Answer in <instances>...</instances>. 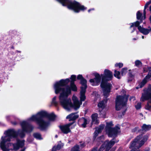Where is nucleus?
I'll return each mask as SVG.
<instances>
[{
	"instance_id": "nucleus-1",
	"label": "nucleus",
	"mask_w": 151,
	"mask_h": 151,
	"mask_svg": "<svg viewBox=\"0 0 151 151\" xmlns=\"http://www.w3.org/2000/svg\"><path fill=\"white\" fill-rule=\"evenodd\" d=\"M47 117L50 121L54 120L55 116L53 114H48L46 111H41L35 114L32 115L28 119L27 121H23L21 123L22 130H19L17 132L14 129H9L4 132L5 136H2L0 140V147L3 151H10L14 150H17L24 145V140H17V142L14 144L8 142L14 141L16 139L19 134L21 137L25 136V132H29L33 129V127L29 125L28 122L36 121L39 125V128L44 129L50 125V122L45 120L42 118Z\"/></svg>"
},
{
	"instance_id": "nucleus-2",
	"label": "nucleus",
	"mask_w": 151,
	"mask_h": 151,
	"mask_svg": "<svg viewBox=\"0 0 151 151\" xmlns=\"http://www.w3.org/2000/svg\"><path fill=\"white\" fill-rule=\"evenodd\" d=\"M70 81L69 78L62 79L56 82L54 85L55 93H60L59 97V103L65 109L68 111L70 110L72 108L75 110L79 109L82 104V101H84L86 99L85 95L86 90L82 88L80 92V101L76 96L73 95L72 98L73 102V104H72L71 99L68 98V95L71 93L70 89L68 88L65 90L61 87L68 83Z\"/></svg>"
},
{
	"instance_id": "nucleus-3",
	"label": "nucleus",
	"mask_w": 151,
	"mask_h": 151,
	"mask_svg": "<svg viewBox=\"0 0 151 151\" xmlns=\"http://www.w3.org/2000/svg\"><path fill=\"white\" fill-rule=\"evenodd\" d=\"M94 75L95 78L90 79L89 82L93 86L98 85L101 81V77L102 81L101 86L103 90L104 96L105 97H107L110 92L111 85L107 81L111 80L112 79L113 77L112 73L109 70L105 69L104 74H102L100 76L99 74L96 73Z\"/></svg>"
},
{
	"instance_id": "nucleus-4",
	"label": "nucleus",
	"mask_w": 151,
	"mask_h": 151,
	"mask_svg": "<svg viewBox=\"0 0 151 151\" xmlns=\"http://www.w3.org/2000/svg\"><path fill=\"white\" fill-rule=\"evenodd\" d=\"M63 6H67L69 9L73 10L75 12L78 13L81 11L86 10V8L79 3L70 0H57Z\"/></svg>"
},
{
	"instance_id": "nucleus-5",
	"label": "nucleus",
	"mask_w": 151,
	"mask_h": 151,
	"mask_svg": "<svg viewBox=\"0 0 151 151\" xmlns=\"http://www.w3.org/2000/svg\"><path fill=\"white\" fill-rule=\"evenodd\" d=\"M147 139V136L142 137V135H139L130 143L129 148L132 149V151H135V149H138L143 145Z\"/></svg>"
},
{
	"instance_id": "nucleus-6",
	"label": "nucleus",
	"mask_w": 151,
	"mask_h": 151,
	"mask_svg": "<svg viewBox=\"0 0 151 151\" xmlns=\"http://www.w3.org/2000/svg\"><path fill=\"white\" fill-rule=\"evenodd\" d=\"M113 124L112 122H106L105 128L106 131L109 137H114L117 134L120 132V128L118 127H116L114 128H112Z\"/></svg>"
},
{
	"instance_id": "nucleus-7",
	"label": "nucleus",
	"mask_w": 151,
	"mask_h": 151,
	"mask_svg": "<svg viewBox=\"0 0 151 151\" xmlns=\"http://www.w3.org/2000/svg\"><path fill=\"white\" fill-rule=\"evenodd\" d=\"M140 23L139 21H137L135 22L131 23L129 24L130 25V29L131 33L133 32L136 29V27H138L139 31L141 33L145 35H147L150 32L148 29H145L139 26Z\"/></svg>"
},
{
	"instance_id": "nucleus-8",
	"label": "nucleus",
	"mask_w": 151,
	"mask_h": 151,
	"mask_svg": "<svg viewBox=\"0 0 151 151\" xmlns=\"http://www.w3.org/2000/svg\"><path fill=\"white\" fill-rule=\"evenodd\" d=\"M127 96L124 95L122 96H118L116 101V109L119 110L122 107L125 106L127 100Z\"/></svg>"
},
{
	"instance_id": "nucleus-9",
	"label": "nucleus",
	"mask_w": 151,
	"mask_h": 151,
	"mask_svg": "<svg viewBox=\"0 0 151 151\" xmlns=\"http://www.w3.org/2000/svg\"><path fill=\"white\" fill-rule=\"evenodd\" d=\"M148 100L147 105L146 109H149L151 108V91L149 90L142 93L141 100L143 101L145 100Z\"/></svg>"
},
{
	"instance_id": "nucleus-10",
	"label": "nucleus",
	"mask_w": 151,
	"mask_h": 151,
	"mask_svg": "<svg viewBox=\"0 0 151 151\" xmlns=\"http://www.w3.org/2000/svg\"><path fill=\"white\" fill-rule=\"evenodd\" d=\"M106 102L107 101L104 100L100 101L98 104L99 114L101 115H105L106 111L107 110Z\"/></svg>"
},
{
	"instance_id": "nucleus-11",
	"label": "nucleus",
	"mask_w": 151,
	"mask_h": 151,
	"mask_svg": "<svg viewBox=\"0 0 151 151\" xmlns=\"http://www.w3.org/2000/svg\"><path fill=\"white\" fill-rule=\"evenodd\" d=\"M115 143V142L114 139H113L110 141L106 140L101 146L100 150L103 151L104 149H106V150L108 151L114 145Z\"/></svg>"
},
{
	"instance_id": "nucleus-12",
	"label": "nucleus",
	"mask_w": 151,
	"mask_h": 151,
	"mask_svg": "<svg viewBox=\"0 0 151 151\" xmlns=\"http://www.w3.org/2000/svg\"><path fill=\"white\" fill-rule=\"evenodd\" d=\"M148 74L139 84V86L140 88L142 87L148 81L151 80V68H148Z\"/></svg>"
},
{
	"instance_id": "nucleus-13",
	"label": "nucleus",
	"mask_w": 151,
	"mask_h": 151,
	"mask_svg": "<svg viewBox=\"0 0 151 151\" xmlns=\"http://www.w3.org/2000/svg\"><path fill=\"white\" fill-rule=\"evenodd\" d=\"M73 123H70L65 125L61 126L60 128L62 132L65 134H67L70 132V129H72L74 128V126H73L70 128V127L72 125Z\"/></svg>"
},
{
	"instance_id": "nucleus-14",
	"label": "nucleus",
	"mask_w": 151,
	"mask_h": 151,
	"mask_svg": "<svg viewBox=\"0 0 151 151\" xmlns=\"http://www.w3.org/2000/svg\"><path fill=\"white\" fill-rule=\"evenodd\" d=\"M87 123L88 121L87 119L84 118H82L80 119L78 122V124L79 125L83 127H86Z\"/></svg>"
},
{
	"instance_id": "nucleus-15",
	"label": "nucleus",
	"mask_w": 151,
	"mask_h": 151,
	"mask_svg": "<svg viewBox=\"0 0 151 151\" xmlns=\"http://www.w3.org/2000/svg\"><path fill=\"white\" fill-rule=\"evenodd\" d=\"M104 125L102 124L96 128V130L94 133V136L95 137H97L98 135V134L101 132L104 128Z\"/></svg>"
},
{
	"instance_id": "nucleus-16",
	"label": "nucleus",
	"mask_w": 151,
	"mask_h": 151,
	"mask_svg": "<svg viewBox=\"0 0 151 151\" xmlns=\"http://www.w3.org/2000/svg\"><path fill=\"white\" fill-rule=\"evenodd\" d=\"M79 117L78 115L75 113H72L66 117V119H69V121H74Z\"/></svg>"
},
{
	"instance_id": "nucleus-17",
	"label": "nucleus",
	"mask_w": 151,
	"mask_h": 151,
	"mask_svg": "<svg viewBox=\"0 0 151 151\" xmlns=\"http://www.w3.org/2000/svg\"><path fill=\"white\" fill-rule=\"evenodd\" d=\"M98 114H92L91 116L92 119V124H97L99 122L98 119Z\"/></svg>"
},
{
	"instance_id": "nucleus-18",
	"label": "nucleus",
	"mask_w": 151,
	"mask_h": 151,
	"mask_svg": "<svg viewBox=\"0 0 151 151\" xmlns=\"http://www.w3.org/2000/svg\"><path fill=\"white\" fill-rule=\"evenodd\" d=\"M68 83L66 84L65 85H63V86H62L61 87L63 88V89H67V88H69L70 89V90H71V89L73 91H77V87L76 86V85H75L74 84V83H70V88L69 87H66V88H64L63 87V86L65 85H66V84H67Z\"/></svg>"
},
{
	"instance_id": "nucleus-19",
	"label": "nucleus",
	"mask_w": 151,
	"mask_h": 151,
	"mask_svg": "<svg viewBox=\"0 0 151 151\" xmlns=\"http://www.w3.org/2000/svg\"><path fill=\"white\" fill-rule=\"evenodd\" d=\"M81 84L82 86L81 87V89H85L86 90L87 88V81L84 78H82L81 80Z\"/></svg>"
},
{
	"instance_id": "nucleus-20",
	"label": "nucleus",
	"mask_w": 151,
	"mask_h": 151,
	"mask_svg": "<svg viewBox=\"0 0 151 151\" xmlns=\"http://www.w3.org/2000/svg\"><path fill=\"white\" fill-rule=\"evenodd\" d=\"M143 18L144 17L142 16V14L139 11H138L137 13V19L140 20V22H139L140 24L142 22L143 20L145 19Z\"/></svg>"
},
{
	"instance_id": "nucleus-21",
	"label": "nucleus",
	"mask_w": 151,
	"mask_h": 151,
	"mask_svg": "<svg viewBox=\"0 0 151 151\" xmlns=\"http://www.w3.org/2000/svg\"><path fill=\"white\" fill-rule=\"evenodd\" d=\"M142 131H147L151 129V125L144 124L142 127Z\"/></svg>"
},
{
	"instance_id": "nucleus-22",
	"label": "nucleus",
	"mask_w": 151,
	"mask_h": 151,
	"mask_svg": "<svg viewBox=\"0 0 151 151\" xmlns=\"http://www.w3.org/2000/svg\"><path fill=\"white\" fill-rule=\"evenodd\" d=\"M57 97L56 96H54L52 99V104L54 106H56L58 104V102L56 101Z\"/></svg>"
},
{
	"instance_id": "nucleus-23",
	"label": "nucleus",
	"mask_w": 151,
	"mask_h": 151,
	"mask_svg": "<svg viewBox=\"0 0 151 151\" xmlns=\"http://www.w3.org/2000/svg\"><path fill=\"white\" fill-rule=\"evenodd\" d=\"M33 136L34 137L37 139H42L41 135L39 133H35L33 134Z\"/></svg>"
},
{
	"instance_id": "nucleus-24",
	"label": "nucleus",
	"mask_w": 151,
	"mask_h": 151,
	"mask_svg": "<svg viewBox=\"0 0 151 151\" xmlns=\"http://www.w3.org/2000/svg\"><path fill=\"white\" fill-rule=\"evenodd\" d=\"M135 65L137 67H139L142 65V63L141 62L138 60H137L135 61Z\"/></svg>"
},
{
	"instance_id": "nucleus-25",
	"label": "nucleus",
	"mask_w": 151,
	"mask_h": 151,
	"mask_svg": "<svg viewBox=\"0 0 151 151\" xmlns=\"http://www.w3.org/2000/svg\"><path fill=\"white\" fill-rule=\"evenodd\" d=\"M114 75L115 77L118 79L120 78V73L119 71H117L116 70H115Z\"/></svg>"
},
{
	"instance_id": "nucleus-26",
	"label": "nucleus",
	"mask_w": 151,
	"mask_h": 151,
	"mask_svg": "<svg viewBox=\"0 0 151 151\" xmlns=\"http://www.w3.org/2000/svg\"><path fill=\"white\" fill-rule=\"evenodd\" d=\"M63 145H64L63 143L61 142L59 143L57 147L55 146H54L55 147V150H60L61 148L63 147Z\"/></svg>"
},
{
	"instance_id": "nucleus-27",
	"label": "nucleus",
	"mask_w": 151,
	"mask_h": 151,
	"mask_svg": "<svg viewBox=\"0 0 151 151\" xmlns=\"http://www.w3.org/2000/svg\"><path fill=\"white\" fill-rule=\"evenodd\" d=\"M127 69L126 68H124L122 69L121 71V74L122 76L124 75L127 72Z\"/></svg>"
},
{
	"instance_id": "nucleus-28",
	"label": "nucleus",
	"mask_w": 151,
	"mask_h": 151,
	"mask_svg": "<svg viewBox=\"0 0 151 151\" xmlns=\"http://www.w3.org/2000/svg\"><path fill=\"white\" fill-rule=\"evenodd\" d=\"M71 151H79V147L78 145H76L71 149Z\"/></svg>"
},
{
	"instance_id": "nucleus-29",
	"label": "nucleus",
	"mask_w": 151,
	"mask_h": 151,
	"mask_svg": "<svg viewBox=\"0 0 151 151\" xmlns=\"http://www.w3.org/2000/svg\"><path fill=\"white\" fill-rule=\"evenodd\" d=\"M76 76L75 75H72L70 78L71 79V83H74V82L76 81Z\"/></svg>"
},
{
	"instance_id": "nucleus-30",
	"label": "nucleus",
	"mask_w": 151,
	"mask_h": 151,
	"mask_svg": "<svg viewBox=\"0 0 151 151\" xmlns=\"http://www.w3.org/2000/svg\"><path fill=\"white\" fill-rule=\"evenodd\" d=\"M123 66V64L122 63H117L115 64V66L116 67H119V68H122Z\"/></svg>"
},
{
	"instance_id": "nucleus-31",
	"label": "nucleus",
	"mask_w": 151,
	"mask_h": 151,
	"mask_svg": "<svg viewBox=\"0 0 151 151\" xmlns=\"http://www.w3.org/2000/svg\"><path fill=\"white\" fill-rule=\"evenodd\" d=\"M135 107L137 109H140L141 107V105L140 103H138L137 105H135Z\"/></svg>"
},
{
	"instance_id": "nucleus-32",
	"label": "nucleus",
	"mask_w": 151,
	"mask_h": 151,
	"mask_svg": "<svg viewBox=\"0 0 151 151\" xmlns=\"http://www.w3.org/2000/svg\"><path fill=\"white\" fill-rule=\"evenodd\" d=\"M6 117L8 121H9V120H11L12 119H13V117L12 116H6Z\"/></svg>"
},
{
	"instance_id": "nucleus-33",
	"label": "nucleus",
	"mask_w": 151,
	"mask_h": 151,
	"mask_svg": "<svg viewBox=\"0 0 151 151\" xmlns=\"http://www.w3.org/2000/svg\"><path fill=\"white\" fill-rule=\"evenodd\" d=\"M151 4V3H150V2L149 1L147 2L145 6V7H144V8L145 9H146L148 7V6Z\"/></svg>"
},
{
	"instance_id": "nucleus-34",
	"label": "nucleus",
	"mask_w": 151,
	"mask_h": 151,
	"mask_svg": "<svg viewBox=\"0 0 151 151\" xmlns=\"http://www.w3.org/2000/svg\"><path fill=\"white\" fill-rule=\"evenodd\" d=\"M78 79H80L81 80L82 79V78H83L82 75H78L77 77Z\"/></svg>"
},
{
	"instance_id": "nucleus-35",
	"label": "nucleus",
	"mask_w": 151,
	"mask_h": 151,
	"mask_svg": "<svg viewBox=\"0 0 151 151\" xmlns=\"http://www.w3.org/2000/svg\"><path fill=\"white\" fill-rule=\"evenodd\" d=\"M134 132H136V131H138V132H139L140 131V130H139V128L138 127H136L134 129Z\"/></svg>"
},
{
	"instance_id": "nucleus-36",
	"label": "nucleus",
	"mask_w": 151,
	"mask_h": 151,
	"mask_svg": "<svg viewBox=\"0 0 151 151\" xmlns=\"http://www.w3.org/2000/svg\"><path fill=\"white\" fill-rule=\"evenodd\" d=\"M145 9H144V12H143V17H144L143 19H145L146 18V15H146V12H145Z\"/></svg>"
},
{
	"instance_id": "nucleus-37",
	"label": "nucleus",
	"mask_w": 151,
	"mask_h": 151,
	"mask_svg": "<svg viewBox=\"0 0 151 151\" xmlns=\"http://www.w3.org/2000/svg\"><path fill=\"white\" fill-rule=\"evenodd\" d=\"M52 151H56L55 150V147H53Z\"/></svg>"
},
{
	"instance_id": "nucleus-38",
	"label": "nucleus",
	"mask_w": 151,
	"mask_h": 151,
	"mask_svg": "<svg viewBox=\"0 0 151 151\" xmlns=\"http://www.w3.org/2000/svg\"><path fill=\"white\" fill-rule=\"evenodd\" d=\"M52 151H56L55 150V147H53Z\"/></svg>"
},
{
	"instance_id": "nucleus-39",
	"label": "nucleus",
	"mask_w": 151,
	"mask_h": 151,
	"mask_svg": "<svg viewBox=\"0 0 151 151\" xmlns=\"http://www.w3.org/2000/svg\"><path fill=\"white\" fill-rule=\"evenodd\" d=\"M100 138H101V141H102V140H103L104 139V136H101V137H100V138H99V139Z\"/></svg>"
},
{
	"instance_id": "nucleus-40",
	"label": "nucleus",
	"mask_w": 151,
	"mask_h": 151,
	"mask_svg": "<svg viewBox=\"0 0 151 151\" xmlns=\"http://www.w3.org/2000/svg\"><path fill=\"white\" fill-rule=\"evenodd\" d=\"M149 19L150 21V22L151 23V15L150 16Z\"/></svg>"
},
{
	"instance_id": "nucleus-41",
	"label": "nucleus",
	"mask_w": 151,
	"mask_h": 151,
	"mask_svg": "<svg viewBox=\"0 0 151 151\" xmlns=\"http://www.w3.org/2000/svg\"><path fill=\"white\" fill-rule=\"evenodd\" d=\"M149 10L150 12V13L151 14V5L150 6L149 8Z\"/></svg>"
},
{
	"instance_id": "nucleus-42",
	"label": "nucleus",
	"mask_w": 151,
	"mask_h": 151,
	"mask_svg": "<svg viewBox=\"0 0 151 151\" xmlns=\"http://www.w3.org/2000/svg\"><path fill=\"white\" fill-rule=\"evenodd\" d=\"M146 70H147V68H144V71L145 72L146 71Z\"/></svg>"
},
{
	"instance_id": "nucleus-43",
	"label": "nucleus",
	"mask_w": 151,
	"mask_h": 151,
	"mask_svg": "<svg viewBox=\"0 0 151 151\" xmlns=\"http://www.w3.org/2000/svg\"><path fill=\"white\" fill-rule=\"evenodd\" d=\"M133 99V100H134L135 99V98L134 97H132V98H131V99Z\"/></svg>"
},
{
	"instance_id": "nucleus-44",
	"label": "nucleus",
	"mask_w": 151,
	"mask_h": 151,
	"mask_svg": "<svg viewBox=\"0 0 151 151\" xmlns=\"http://www.w3.org/2000/svg\"><path fill=\"white\" fill-rule=\"evenodd\" d=\"M94 10V9H89V10H88V12H90V11L91 10Z\"/></svg>"
},
{
	"instance_id": "nucleus-45",
	"label": "nucleus",
	"mask_w": 151,
	"mask_h": 151,
	"mask_svg": "<svg viewBox=\"0 0 151 151\" xmlns=\"http://www.w3.org/2000/svg\"><path fill=\"white\" fill-rule=\"evenodd\" d=\"M149 151V149H147L146 150H145V151Z\"/></svg>"
},
{
	"instance_id": "nucleus-46",
	"label": "nucleus",
	"mask_w": 151,
	"mask_h": 151,
	"mask_svg": "<svg viewBox=\"0 0 151 151\" xmlns=\"http://www.w3.org/2000/svg\"><path fill=\"white\" fill-rule=\"evenodd\" d=\"M149 28H150V29L149 30L150 31V32L151 31V27H149Z\"/></svg>"
},
{
	"instance_id": "nucleus-47",
	"label": "nucleus",
	"mask_w": 151,
	"mask_h": 151,
	"mask_svg": "<svg viewBox=\"0 0 151 151\" xmlns=\"http://www.w3.org/2000/svg\"><path fill=\"white\" fill-rule=\"evenodd\" d=\"M137 39H138V38H137V39H136V38H133V40H137Z\"/></svg>"
},
{
	"instance_id": "nucleus-48",
	"label": "nucleus",
	"mask_w": 151,
	"mask_h": 151,
	"mask_svg": "<svg viewBox=\"0 0 151 151\" xmlns=\"http://www.w3.org/2000/svg\"><path fill=\"white\" fill-rule=\"evenodd\" d=\"M142 39H143L144 38V36H142Z\"/></svg>"
},
{
	"instance_id": "nucleus-49",
	"label": "nucleus",
	"mask_w": 151,
	"mask_h": 151,
	"mask_svg": "<svg viewBox=\"0 0 151 151\" xmlns=\"http://www.w3.org/2000/svg\"><path fill=\"white\" fill-rule=\"evenodd\" d=\"M150 3H151V0H150V1H149Z\"/></svg>"
},
{
	"instance_id": "nucleus-50",
	"label": "nucleus",
	"mask_w": 151,
	"mask_h": 151,
	"mask_svg": "<svg viewBox=\"0 0 151 151\" xmlns=\"http://www.w3.org/2000/svg\"><path fill=\"white\" fill-rule=\"evenodd\" d=\"M14 124H16V122H15Z\"/></svg>"
}]
</instances>
